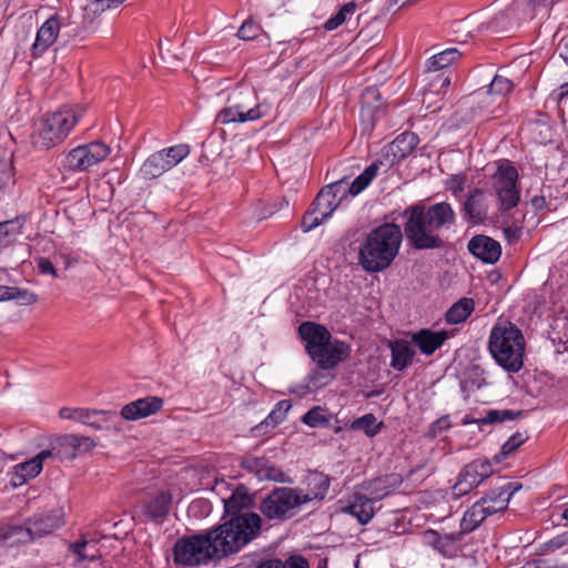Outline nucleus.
Instances as JSON below:
<instances>
[{"instance_id":"nucleus-1","label":"nucleus","mask_w":568,"mask_h":568,"mask_svg":"<svg viewBox=\"0 0 568 568\" xmlns=\"http://www.w3.org/2000/svg\"><path fill=\"white\" fill-rule=\"evenodd\" d=\"M403 241L399 225L384 223L372 230L358 248V264L368 273L386 270L395 260Z\"/></svg>"},{"instance_id":"nucleus-2","label":"nucleus","mask_w":568,"mask_h":568,"mask_svg":"<svg viewBox=\"0 0 568 568\" xmlns=\"http://www.w3.org/2000/svg\"><path fill=\"white\" fill-rule=\"evenodd\" d=\"M262 527L258 514L245 511L207 531L215 559L224 558L237 552L245 545L255 539Z\"/></svg>"},{"instance_id":"nucleus-3","label":"nucleus","mask_w":568,"mask_h":568,"mask_svg":"<svg viewBox=\"0 0 568 568\" xmlns=\"http://www.w3.org/2000/svg\"><path fill=\"white\" fill-rule=\"evenodd\" d=\"M488 348L491 357L505 371L517 373L523 368L525 337L515 324L497 322L490 331Z\"/></svg>"},{"instance_id":"nucleus-4","label":"nucleus","mask_w":568,"mask_h":568,"mask_svg":"<svg viewBox=\"0 0 568 568\" xmlns=\"http://www.w3.org/2000/svg\"><path fill=\"white\" fill-rule=\"evenodd\" d=\"M272 105L260 100L251 85H240L227 97L226 105L219 111L216 122L223 125L257 121L270 114Z\"/></svg>"},{"instance_id":"nucleus-5","label":"nucleus","mask_w":568,"mask_h":568,"mask_svg":"<svg viewBox=\"0 0 568 568\" xmlns=\"http://www.w3.org/2000/svg\"><path fill=\"white\" fill-rule=\"evenodd\" d=\"M320 494H304L302 490L291 487L273 489L260 504V511L270 520L285 521L294 517L301 507L315 498H324L329 487L326 477H320Z\"/></svg>"},{"instance_id":"nucleus-6","label":"nucleus","mask_w":568,"mask_h":568,"mask_svg":"<svg viewBox=\"0 0 568 568\" xmlns=\"http://www.w3.org/2000/svg\"><path fill=\"white\" fill-rule=\"evenodd\" d=\"M65 510L63 507H58L49 513L34 515L26 523V527L14 526L10 527L3 532V539L17 537L19 542L32 541L37 538H42L64 525Z\"/></svg>"},{"instance_id":"nucleus-7","label":"nucleus","mask_w":568,"mask_h":568,"mask_svg":"<svg viewBox=\"0 0 568 568\" xmlns=\"http://www.w3.org/2000/svg\"><path fill=\"white\" fill-rule=\"evenodd\" d=\"M79 115L74 110L63 109L50 114L42 123L34 144L49 149L61 143L74 128Z\"/></svg>"},{"instance_id":"nucleus-8","label":"nucleus","mask_w":568,"mask_h":568,"mask_svg":"<svg viewBox=\"0 0 568 568\" xmlns=\"http://www.w3.org/2000/svg\"><path fill=\"white\" fill-rule=\"evenodd\" d=\"M460 52L456 48H448L443 51L434 52L428 58V94L432 93L440 101L448 91L450 77L447 68L457 61Z\"/></svg>"},{"instance_id":"nucleus-9","label":"nucleus","mask_w":568,"mask_h":568,"mask_svg":"<svg viewBox=\"0 0 568 568\" xmlns=\"http://www.w3.org/2000/svg\"><path fill=\"white\" fill-rule=\"evenodd\" d=\"M518 172L508 161L498 164L493 175V191L497 197L498 207L507 212L516 207L520 201V190L517 186Z\"/></svg>"},{"instance_id":"nucleus-10","label":"nucleus","mask_w":568,"mask_h":568,"mask_svg":"<svg viewBox=\"0 0 568 568\" xmlns=\"http://www.w3.org/2000/svg\"><path fill=\"white\" fill-rule=\"evenodd\" d=\"M213 556L207 534L179 540L174 546V560L184 566L205 564Z\"/></svg>"},{"instance_id":"nucleus-11","label":"nucleus","mask_w":568,"mask_h":568,"mask_svg":"<svg viewBox=\"0 0 568 568\" xmlns=\"http://www.w3.org/2000/svg\"><path fill=\"white\" fill-rule=\"evenodd\" d=\"M111 148L102 141H94L72 149L65 158V166L73 172L87 171L105 160Z\"/></svg>"},{"instance_id":"nucleus-12","label":"nucleus","mask_w":568,"mask_h":568,"mask_svg":"<svg viewBox=\"0 0 568 568\" xmlns=\"http://www.w3.org/2000/svg\"><path fill=\"white\" fill-rule=\"evenodd\" d=\"M494 469L488 459H477L462 468L455 485L452 487L454 498H460L493 474Z\"/></svg>"},{"instance_id":"nucleus-13","label":"nucleus","mask_w":568,"mask_h":568,"mask_svg":"<svg viewBox=\"0 0 568 568\" xmlns=\"http://www.w3.org/2000/svg\"><path fill=\"white\" fill-rule=\"evenodd\" d=\"M59 416L63 419L75 420L101 430L111 428L110 422L113 417H116V413L111 410L62 407L59 410Z\"/></svg>"},{"instance_id":"nucleus-14","label":"nucleus","mask_w":568,"mask_h":568,"mask_svg":"<svg viewBox=\"0 0 568 568\" xmlns=\"http://www.w3.org/2000/svg\"><path fill=\"white\" fill-rule=\"evenodd\" d=\"M407 216L405 235L416 248H426V212L422 202L407 207L404 212Z\"/></svg>"},{"instance_id":"nucleus-15","label":"nucleus","mask_w":568,"mask_h":568,"mask_svg":"<svg viewBox=\"0 0 568 568\" xmlns=\"http://www.w3.org/2000/svg\"><path fill=\"white\" fill-rule=\"evenodd\" d=\"M346 194L344 180H339L323 187L317 194L312 206L326 221L338 207L343 196Z\"/></svg>"},{"instance_id":"nucleus-16","label":"nucleus","mask_w":568,"mask_h":568,"mask_svg":"<svg viewBox=\"0 0 568 568\" xmlns=\"http://www.w3.org/2000/svg\"><path fill=\"white\" fill-rule=\"evenodd\" d=\"M95 442L89 436L65 434L57 439L53 450L61 458L73 459L79 454H84L95 447Z\"/></svg>"},{"instance_id":"nucleus-17","label":"nucleus","mask_w":568,"mask_h":568,"mask_svg":"<svg viewBox=\"0 0 568 568\" xmlns=\"http://www.w3.org/2000/svg\"><path fill=\"white\" fill-rule=\"evenodd\" d=\"M301 338L306 343V349L314 359L324 345L331 339V333L322 325L312 322H304L298 327Z\"/></svg>"},{"instance_id":"nucleus-18","label":"nucleus","mask_w":568,"mask_h":568,"mask_svg":"<svg viewBox=\"0 0 568 568\" xmlns=\"http://www.w3.org/2000/svg\"><path fill=\"white\" fill-rule=\"evenodd\" d=\"M468 251L486 264H495L501 255V245L487 235L473 236L468 242Z\"/></svg>"},{"instance_id":"nucleus-19","label":"nucleus","mask_w":568,"mask_h":568,"mask_svg":"<svg viewBox=\"0 0 568 568\" xmlns=\"http://www.w3.org/2000/svg\"><path fill=\"white\" fill-rule=\"evenodd\" d=\"M163 399L158 396H149L133 400L121 408L120 415L126 420H138L149 417L161 410Z\"/></svg>"},{"instance_id":"nucleus-20","label":"nucleus","mask_w":568,"mask_h":568,"mask_svg":"<svg viewBox=\"0 0 568 568\" xmlns=\"http://www.w3.org/2000/svg\"><path fill=\"white\" fill-rule=\"evenodd\" d=\"M61 22L57 16L50 17L39 28L36 41L31 47L33 58L41 57L55 41L59 36Z\"/></svg>"},{"instance_id":"nucleus-21","label":"nucleus","mask_w":568,"mask_h":568,"mask_svg":"<svg viewBox=\"0 0 568 568\" xmlns=\"http://www.w3.org/2000/svg\"><path fill=\"white\" fill-rule=\"evenodd\" d=\"M517 489V486L513 483H508L480 498V501H485L483 508L487 517L507 509L509 500Z\"/></svg>"},{"instance_id":"nucleus-22","label":"nucleus","mask_w":568,"mask_h":568,"mask_svg":"<svg viewBox=\"0 0 568 568\" xmlns=\"http://www.w3.org/2000/svg\"><path fill=\"white\" fill-rule=\"evenodd\" d=\"M349 356V347L343 342H328L313 359L321 368L328 369Z\"/></svg>"},{"instance_id":"nucleus-23","label":"nucleus","mask_w":568,"mask_h":568,"mask_svg":"<svg viewBox=\"0 0 568 568\" xmlns=\"http://www.w3.org/2000/svg\"><path fill=\"white\" fill-rule=\"evenodd\" d=\"M419 142L418 136L413 132L399 134L387 148V155L393 160H402L413 152Z\"/></svg>"},{"instance_id":"nucleus-24","label":"nucleus","mask_w":568,"mask_h":568,"mask_svg":"<svg viewBox=\"0 0 568 568\" xmlns=\"http://www.w3.org/2000/svg\"><path fill=\"white\" fill-rule=\"evenodd\" d=\"M447 491L435 490L428 496V521H440L450 515Z\"/></svg>"},{"instance_id":"nucleus-25","label":"nucleus","mask_w":568,"mask_h":568,"mask_svg":"<svg viewBox=\"0 0 568 568\" xmlns=\"http://www.w3.org/2000/svg\"><path fill=\"white\" fill-rule=\"evenodd\" d=\"M464 206L468 216L475 222H481L487 216L488 203L483 190L475 189L467 197Z\"/></svg>"},{"instance_id":"nucleus-26","label":"nucleus","mask_w":568,"mask_h":568,"mask_svg":"<svg viewBox=\"0 0 568 568\" xmlns=\"http://www.w3.org/2000/svg\"><path fill=\"white\" fill-rule=\"evenodd\" d=\"M343 510L356 517L357 520L364 525L374 516L373 500L366 496L356 495Z\"/></svg>"},{"instance_id":"nucleus-27","label":"nucleus","mask_w":568,"mask_h":568,"mask_svg":"<svg viewBox=\"0 0 568 568\" xmlns=\"http://www.w3.org/2000/svg\"><path fill=\"white\" fill-rule=\"evenodd\" d=\"M458 537L455 535H440L436 530L428 529V544L444 557H453L457 552Z\"/></svg>"},{"instance_id":"nucleus-28","label":"nucleus","mask_w":568,"mask_h":568,"mask_svg":"<svg viewBox=\"0 0 568 568\" xmlns=\"http://www.w3.org/2000/svg\"><path fill=\"white\" fill-rule=\"evenodd\" d=\"M247 464V467L254 470L261 480L285 481L284 473L264 458H253Z\"/></svg>"},{"instance_id":"nucleus-29","label":"nucleus","mask_w":568,"mask_h":568,"mask_svg":"<svg viewBox=\"0 0 568 568\" xmlns=\"http://www.w3.org/2000/svg\"><path fill=\"white\" fill-rule=\"evenodd\" d=\"M170 166L161 153L155 152L151 154L141 165L139 175L143 180H153L160 178L162 174L168 172Z\"/></svg>"},{"instance_id":"nucleus-30","label":"nucleus","mask_w":568,"mask_h":568,"mask_svg":"<svg viewBox=\"0 0 568 568\" xmlns=\"http://www.w3.org/2000/svg\"><path fill=\"white\" fill-rule=\"evenodd\" d=\"M392 349V366L395 369L402 371L407 367L415 355L412 344L407 341H395L390 343Z\"/></svg>"},{"instance_id":"nucleus-31","label":"nucleus","mask_w":568,"mask_h":568,"mask_svg":"<svg viewBox=\"0 0 568 568\" xmlns=\"http://www.w3.org/2000/svg\"><path fill=\"white\" fill-rule=\"evenodd\" d=\"M454 212L446 202H440L428 207V227H442L452 224Z\"/></svg>"},{"instance_id":"nucleus-32","label":"nucleus","mask_w":568,"mask_h":568,"mask_svg":"<svg viewBox=\"0 0 568 568\" xmlns=\"http://www.w3.org/2000/svg\"><path fill=\"white\" fill-rule=\"evenodd\" d=\"M474 311V301L463 297L454 303L446 312L445 317L449 324H460L465 322Z\"/></svg>"},{"instance_id":"nucleus-33","label":"nucleus","mask_w":568,"mask_h":568,"mask_svg":"<svg viewBox=\"0 0 568 568\" xmlns=\"http://www.w3.org/2000/svg\"><path fill=\"white\" fill-rule=\"evenodd\" d=\"M485 501H476L468 510L465 511L462 521L460 528L464 532L474 531L486 518L487 515L483 508Z\"/></svg>"},{"instance_id":"nucleus-34","label":"nucleus","mask_w":568,"mask_h":568,"mask_svg":"<svg viewBox=\"0 0 568 568\" xmlns=\"http://www.w3.org/2000/svg\"><path fill=\"white\" fill-rule=\"evenodd\" d=\"M520 415V412H514L510 409H489L486 415L478 419L463 418V424L476 423L478 425L503 423L505 420H513Z\"/></svg>"},{"instance_id":"nucleus-35","label":"nucleus","mask_w":568,"mask_h":568,"mask_svg":"<svg viewBox=\"0 0 568 568\" xmlns=\"http://www.w3.org/2000/svg\"><path fill=\"white\" fill-rule=\"evenodd\" d=\"M171 495L161 491L145 505V513L152 519L163 518L169 514Z\"/></svg>"},{"instance_id":"nucleus-36","label":"nucleus","mask_w":568,"mask_h":568,"mask_svg":"<svg viewBox=\"0 0 568 568\" xmlns=\"http://www.w3.org/2000/svg\"><path fill=\"white\" fill-rule=\"evenodd\" d=\"M41 470H42V464H40L39 460H34L33 458H31L28 462L18 464L14 467V473H13V478H12L13 485L14 486L22 485L23 483L27 481V479L34 478L36 476H38Z\"/></svg>"},{"instance_id":"nucleus-37","label":"nucleus","mask_w":568,"mask_h":568,"mask_svg":"<svg viewBox=\"0 0 568 568\" xmlns=\"http://www.w3.org/2000/svg\"><path fill=\"white\" fill-rule=\"evenodd\" d=\"M513 88H514V83L508 78L496 74L489 84L488 93L487 94L483 93L484 99H480L479 102L487 104L490 94L504 97V95L510 93ZM480 97H481V93L476 94V98L479 99Z\"/></svg>"},{"instance_id":"nucleus-38","label":"nucleus","mask_w":568,"mask_h":568,"mask_svg":"<svg viewBox=\"0 0 568 568\" xmlns=\"http://www.w3.org/2000/svg\"><path fill=\"white\" fill-rule=\"evenodd\" d=\"M382 423H377L373 414H366L351 423V429L362 430L368 437H374L381 430Z\"/></svg>"},{"instance_id":"nucleus-39","label":"nucleus","mask_w":568,"mask_h":568,"mask_svg":"<svg viewBox=\"0 0 568 568\" xmlns=\"http://www.w3.org/2000/svg\"><path fill=\"white\" fill-rule=\"evenodd\" d=\"M378 171V165L372 163L368 165L362 174H359L349 185L348 193L353 196L359 194L375 178Z\"/></svg>"},{"instance_id":"nucleus-40","label":"nucleus","mask_w":568,"mask_h":568,"mask_svg":"<svg viewBox=\"0 0 568 568\" xmlns=\"http://www.w3.org/2000/svg\"><path fill=\"white\" fill-rule=\"evenodd\" d=\"M124 0H89L84 7V16L92 21L105 10L121 4Z\"/></svg>"},{"instance_id":"nucleus-41","label":"nucleus","mask_w":568,"mask_h":568,"mask_svg":"<svg viewBox=\"0 0 568 568\" xmlns=\"http://www.w3.org/2000/svg\"><path fill=\"white\" fill-rule=\"evenodd\" d=\"M159 153H161L164 161L168 162V165L172 169L190 154V149L186 144H178L163 149L159 151Z\"/></svg>"},{"instance_id":"nucleus-42","label":"nucleus","mask_w":568,"mask_h":568,"mask_svg":"<svg viewBox=\"0 0 568 568\" xmlns=\"http://www.w3.org/2000/svg\"><path fill=\"white\" fill-rule=\"evenodd\" d=\"M357 9V4L355 1H351L342 6V8L338 10L336 14H334L332 18H329L325 24L324 28L327 31H333L337 29L339 26H342L348 16H352Z\"/></svg>"},{"instance_id":"nucleus-43","label":"nucleus","mask_w":568,"mask_h":568,"mask_svg":"<svg viewBox=\"0 0 568 568\" xmlns=\"http://www.w3.org/2000/svg\"><path fill=\"white\" fill-rule=\"evenodd\" d=\"M566 547L568 548V530L539 545L538 555H550Z\"/></svg>"},{"instance_id":"nucleus-44","label":"nucleus","mask_w":568,"mask_h":568,"mask_svg":"<svg viewBox=\"0 0 568 568\" xmlns=\"http://www.w3.org/2000/svg\"><path fill=\"white\" fill-rule=\"evenodd\" d=\"M455 335V329H440L430 331L428 329V356L435 351L440 348L444 343Z\"/></svg>"},{"instance_id":"nucleus-45","label":"nucleus","mask_w":568,"mask_h":568,"mask_svg":"<svg viewBox=\"0 0 568 568\" xmlns=\"http://www.w3.org/2000/svg\"><path fill=\"white\" fill-rule=\"evenodd\" d=\"M19 235V227L12 221L0 223V248L9 246Z\"/></svg>"},{"instance_id":"nucleus-46","label":"nucleus","mask_w":568,"mask_h":568,"mask_svg":"<svg viewBox=\"0 0 568 568\" xmlns=\"http://www.w3.org/2000/svg\"><path fill=\"white\" fill-rule=\"evenodd\" d=\"M285 419V416L281 413L272 410L268 416L253 428L256 435H263L273 429L280 423Z\"/></svg>"},{"instance_id":"nucleus-47","label":"nucleus","mask_w":568,"mask_h":568,"mask_svg":"<svg viewBox=\"0 0 568 568\" xmlns=\"http://www.w3.org/2000/svg\"><path fill=\"white\" fill-rule=\"evenodd\" d=\"M527 435L520 432L511 435L501 446L500 455L503 457H507L511 453H514L520 445H523L527 440Z\"/></svg>"},{"instance_id":"nucleus-48","label":"nucleus","mask_w":568,"mask_h":568,"mask_svg":"<svg viewBox=\"0 0 568 568\" xmlns=\"http://www.w3.org/2000/svg\"><path fill=\"white\" fill-rule=\"evenodd\" d=\"M11 296V301H16L18 304L24 306L32 305L38 302V296L33 292L17 286H12Z\"/></svg>"},{"instance_id":"nucleus-49","label":"nucleus","mask_w":568,"mask_h":568,"mask_svg":"<svg viewBox=\"0 0 568 568\" xmlns=\"http://www.w3.org/2000/svg\"><path fill=\"white\" fill-rule=\"evenodd\" d=\"M387 480V478H378L369 483L367 489L371 491L372 500H381L390 493L386 485Z\"/></svg>"},{"instance_id":"nucleus-50","label":"nucleus","mask_w":568,"mask_h":568,"mask_svg":"<svg viewBox=\"0 0 568 568\" xmlns=\"http://www.w3.org/2000/svg\"><path fill=\"white\" fill-rule=\"evenodd\" d=\"M302 420L304 424L311 427H317L327 422L323 414V409L321 407H314L310 409L303 417Z\"/></svg>"},{"instance_id":"nucleus-51","label":"nucleus","mask_w":568,"mask_h":568,"mask_svg":"<svg viewBox=\"0 0 568 568\" xmlns=\"http://www.w3.org/2000/svg\"><path fill=\"white\" fill-rule=\"evenodd\" d=\"M325 220L312 206V210L306 212L302 220V229L304 232H310L314 227L324 223Z\"/></svg>"},{"instance_id":"nucleus-52","label":"nucleus","mask_w":568,"mask_h":568,"mask_svg":"<svg viewBox=\"0 0 568 568\" xmlns=\"http://www.w3.org/2000/svg\"><path fill=\"white\" fill-rule=\"evenodd\" d=\"M260 30V27L255 22L247 20L239 29L237 36L243 40H253L258 36Z\"/></svg>"},{"instance_id":"nucleus-53","label":"nucleus","mask_w":568,"mask_h":568,"mask_svg":"<svg viewBox=\"0 0 568 568\" xmlns=\"http://www.w3.org/2000/svg\"><path fill=\"white\" fill-rule=\"evenodd\" d=\"M243 497L237 496L236 494H232V496L224 500L225 513L231 517L243 514L241 511Z\"/></svg>"},{"instance_id":"nucleus-54","label":"nucleus","mask_w":568,"mask_h":568,"mask_svg":"<svg viewBox=\"0 0 568 568\" xmlns=\"http://www.w3.org/2000/svg\"><path fill=\"white\" fill-rule=\"evenodd\" d=\"M13 178V168L10 161L0 160V189L8 185Z\"/></svg>"},{"instance_id":"nucleus-55","label":"nucleus","mask_w":568,"mask_h":568,"mask_svg":"<svg viewBox=\"0 0 568 568\" xmlns=\"http://www.w3.org/2000/svg\"><path fill=\"white\" fill-rule=\"evenodd\" d=\"M88 546V541L85 539L81 540V541H78V542H73V544H70L69 545V549L77 555L78 557V560L79 561H83V560H93L94 559V555H88L84 552V548Z\"/></svg>"},{"instance_id":"nucleus-56","label":"nucleus","mask_w":568,"mask_h":568,"mask_svg":"<svg viewBox=\"0 0 568 568\" xmlns=\"http://www.w3.org/2000/svg\"><path fill=\"white\" fill-rule=\"evenodd\" d=\"M466 181H467V178L465 174H455V175H452L447 180V186L454 193H457V192H460L464 190Z\"/></svg>"},{"instance_id":"nucleus-57","label":"nucleus","mask_w":568,"mask_h":568,"mask_svg":"<svg viewBox=\"0 0 568 568\" xmlns=\"http://www.w3.org/2000/svg\"><path fill=\"white\" fill-rule=\"evenodd\" d=\"M284 568H310L308 561L298 555L291 556L283 562Z\"/></svg>"},{"instance_id":"nucleus-58","label":"nucleus","mask_w":568,"mask_h":568,"mask_svg":"<svg viewBox=\"0 0 568 568\" xmlns=\"http://www.w3.org/2000/svg\"><path fill=\"white\" fill-rule=\"evenodd\" d=\"M38 268L41 274H50L53 277L58 276L57 268L53 266V264L44 257H40L37 261Z\"/></svg>"},{"instance_id":"nucleus-59","label":"nucleus","mask_w":568,"mask_h":568,"mask_svg":"<svg viewBox=\"0 0 568 568\" xmlns=\"http://www.w3.org/2000/svg\"><path fill=\"white\" fill-rule=\"evenodd\" d=\"M504 234L508 242H516L521 236V227L519 226H506L504 227Z\"/></svg>"},{"instance_id":"nucleus-60","label":"nucleus","mask_w":568,"mask_h":568,"mask_svg":"<svg viewBox=\"0 0 568 568\" xmlns=\"http://www.w3.org/2000/svg\"><path fill=\"white\" fill-rule=\"evenodd\" d=\"M473 373L476 376V378L471 381V386H475L477 389H479L488 384L485 377V372L483 369H480L479 367H475L473 369Z\"/></svg>"},{"instance_id":"nucleus-61","label":"nucleus","mask_w":568,"mask_h":568,"mask_svg":"<svg viewBox=\"0 0 568 568\" xmlns=\"http://www.w3.org/2000/svg\"><path fill=\"white\" fill-rule=\"evenodd\" d=\"M449 427H450V420H449L448 416H445V417L437 419L434 423L430 430H432L433 435H437L438 433H440L443 430H447Z\"/></svg>"},{"instance_id":"nucleus-62","label":"nucleus","mask_w":568,"mask_h":568,"mask_svg":"<svg viewBox=\"0 0 568 568\" xmlns=\"http://www.w3.org/2000/svg\"><path fill=\"white\" fill-rule=\"evenodd\" d=\"M413 342L417 345L422 353L426 354V328H422L413 335Z\"/></svg>"},{"instance_id":"nucleus-63","label":"nucleus","mask_w":568,"mask_h":568,"mask_svg":"<svg viewBox=\"0 0 568 568\" xmlns=\"http://www.w3.org/2000/svg\"><path fill=\"white\" fill-rule=\"evenodd\" d=\"M255 568H284V566L280 559H267L260 562Z\"/></svg>"},{"instance_id":"nucleus-64","label":"nucleus","mask_w":568,"mask_h":568,"mask_svg":"<svg viewBox=\"0 0 568 568\" xmlns=\"http://www.w3.org/2000/svg\"><path fill=\"white\" fill-rule=\"evenodd\" d=\"M544 568H568L567 561H561L559 559L549 560V559H541Z\"/></svg>"}]
</instances>
